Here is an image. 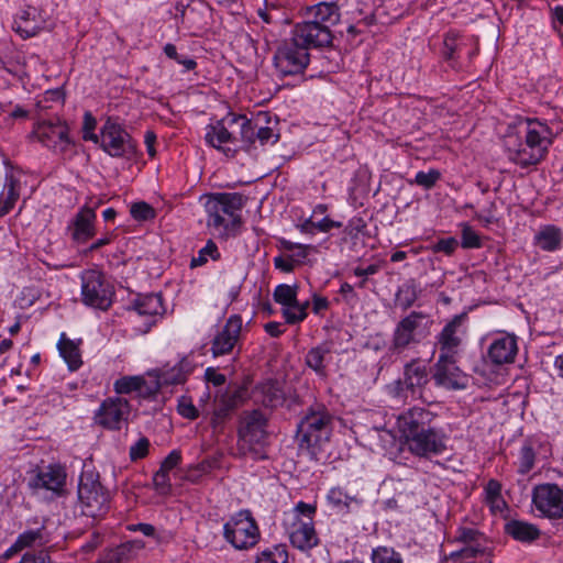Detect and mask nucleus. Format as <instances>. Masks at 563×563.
<instances>
[{"instance_id":"5","label":"nucleus","mask_w":563,"mask_h":563,"mask_svg":"<svg viewBox=\"0 0 563 563\" xmlns=\"http://www.w3.org/2000/svg\"><path fill=\"white\" fill-rule=\"evenodd\" d=\"M429 371L427 365L419 358H413L404 366L402 378L396 380L390 387V394L400 401L422 398L423 390L428 385Z\"/></svg>"},{"instance_id":"58","label":"nucleus","mask_w":563,"mask_h":563,"mask_svg":"<svg viewBox=\"0 0 563 563\" xmlns=\"http://www.w3.org/2000/svg\"><path fill=\"white\" fill-rule=\"evenodd\" d=\"M457 244L459 243L455 238L441 239L432 246V251L434 253L452 255L455 252Z\"/></svg>"},{"instance_id":"46","label":"nucleus","mask_w":563,"mask_h":563,"mask_svg":"<svg viewBox=\"0 0 563 563\" xmlns=\"http://www.w3.org/2000/svg\"><path fill=\"white\" fill-rule=\"evenodd\" d=\"M373 563H402V559L398 552L391 548L379 547L372 553Z\"/></svg>"},{"instance_id":"26","label":"nucleus","mask_w":563,"mask_h":563,"mask_svg":"<svg viewBox=\"0 0 563 563\" xmlns=\"http://www.w3.org/2000/svg\"><path fill=\"white\" fill-rule=\"evenodd\" d=\"M266 419L258 410L244 412L238 430L239 438L249 442H258L265 435Z\"/></svg>"},{"instance_id":"52","label":"nucleus","mask_w":563,"mask_h":563,"mask_svg":"<svg viewBox=\"0 0 563 563\" xmlns=\"http://www.w3.org/2000/svg\"><path fill=\"white\" fill-rule=\"evenodd\" d=\"M441 174L437 169H430L429 172H418L416 174L415 183L426 189L432 188L440 179Z\"/></svg>"},{"instance_id":"38","label":"nucleus","mask_w":563,"mask_h":563,"mask_svg":"<svg viewBox=\"0 0 563 563\" xmlns=\"http://www.w3.org/2000/svg\"><path fill=\"white\" fill-rule=\"evenodd\" d=\"M255 563H288L286 545L276 544L264 549L256 556Z\"/></svg>"},{"instance_id":"35","label":"nucleus","mask_w":563,"mask_h":563,"mask_svg":"<svg viewBox=\"0 0 563 563\" xmlns=\"http://www.w3.org/2000/svg\"><path fill=\"white\" fill-rule=\"evenodd\" d=\"M534 240L544 251L556 250L561 244V230L554 225H545L536 234Z\"/></svg>"},{"instance_id":"29","label":"nucleus","mask_w":563,"mask_h":563,"mask_svg":"<svg viewBox=\"0 0 563 563\" xmlns=\"http://www.w3.org/2000/svg\"><path fill=\"white\" fill-rule=\"evenodd\" d=\"M290 542L301 551H309L317 547L319 538L313 521L299 522L290 533Z\"/></svg>"},{"instance_id":"54","label":"nucleus","mask_w":563,"mask_h":563,"mask_svg":"<svg viewBox=\"0 0 563 563\" xmlns=\"http://www.w3.org/2000/svg\"><path fill=\"white\" fill-rule=\"evenodd\" d=\"M131 214L135 220L146 221L155 217V210L146 202H136L131 207Z\"/></svg>"},{"instance_id":"11","label":"nucleus","mask_w":563,"mask_h":563,"mask_svg":"<svg viewBox=\"0 0 563 563\" xmlns=\"http://www.w3.org/2000/svg\"><path fill=\"white\" fill-rule=\"evenodd\" d=\"M81 296L87 306L107 310L112 302V290L104 282L103 275L96 269H88L81 274Z\"/></svg>"},{"instance_id":"32","label":"nucleus","mask_w":563,"mask_h":563,"mask_svg":"<svg viewBox=\"0 0 563 563\" xmlns=\"http://www.w3.org/2000/svg\"><path fill=\"white\" fill-rule=\"evenodd\" d=\"M340 8L335 2H320L313 8V22L330 30L340 21Z\"/></svg>"},{"instance_id":"18","label":"nucleus","mask_w":563,"mask_h":563,"mask_svg":"<svg viewBox=\"0 0 563 563\" xmlns=\"http://www.w3.org/2000/svg\"><path fill=\"white\" fill-rule=\"evenodd\" d=\"M291 37L307 52L310 47H324L332 43V32L325 25H319L317 22L305 21L297 23L291 32Z\"/></svg>"},{"instance_id":"51","label":"nucleus","mask_w":563,"mask_h":563,"mask_svg":"<svg viewBox=\"0 0 563 563\" xmlns=\"http://www.w3.org/2000/svg\"><path fill=\"white\" fill-rule=\"evenodd\" d=\"M177 411L181 417L189 420H195L199 416V411L192 404V400L186 396H181L178 399Z\"/></svg>"},{"instance_id":"48","label":"nucleus","mask_w":563,"mask_h":563,"mask_svg":"<svg viewBox=\"0 0 563 563\" xmlns=\"http://www.w3.org/2000/svg\"><path fill=\"white\" fill-rule=\"evenodd\" d=\"M44 542L43 529L29 530L18 537L16 547L23 550L34 544H43Z\"/></svg>"},{"instance_id":"12","label":"nucleus","mask_w":563,"mask_h":563,"mask_svg":"<svg viewBox=\"0 0 563 563\" xmlns=\"http://www.w3.org/2000/svg\"><path fill=\"white\" fill-rule=\"evenodd\" d=\"M33 134L38 142L56 153H65L71 145L68 125L59 118L37 122Z\"/></svg>"},{"instance_id":"16","label":"nucleus","mask_w":563,"mask_h":563,"mask_svg":"<svg viewBox=\"0 0 563 563\" xmlns=\"http://www.w3.org/2000/svg\"><path fill=\"white\" fill-rule=\"evenodd\" d=\"M242 329V318L239 314L230 316L211 341L212 355L218 357L232 353L240 342Z\"/></svg>"},{"instance_id":"45","label":"nucleus","mask_w":563,"mask_h":563,"mask_svg":"<svg viewBox=\"0 0 563 563\" xmlns=\"http://www.w3.org/2000/svg\"><path fill=\"white\" fill-rule=\"evenodd\" d=\"M484 554V547L481 543L464 545L462 549L450 554L453 561L468 562Z\"/></svg>"},{"instance_id":"33","label":"nucleus","mask_w":563,"mask_h":563,"mask_svg":"<svg viewBox=\"0 0 563 563\" xmlns=\"http://www.w3.org/2000/svg\"><path fill=\"white\" fill-rule=\"evenodd\" d=\"M20 197V181L13 176L5 178L4 189L0 196V217L7 214Z\"/></svg>"},{"instance_id":"7","label":"nucleus","mask_w":563,"mask_h":563,"mask_svg":"<svg viewBox=\"0 0 563 563\" xmlns=\"http://www.w3.org/2000/svg\"><path fill=\"white\" fill-rule=\"evenodd\" d=\"M309 62V52L292 37L280 42L274 54V66L282 76L302 74Z\"/></svg>"},{"instance_id":"15","label":"nucleus","mask_w":563,"mask_h":563,"mask_svg":"<svg viewBox=\"0 0 563 563\" xmlns=\"http://www.w3.org/2000/svg\"><path fill=\"white\" fill-rule=\"evenodd\" d=\"M456 363V357L439 355L432 368V379L438 387L448 390H461L466 387L467 376Z\"/></svg>"},{"instance_id":"21","label":"nucleus","mask_w":563,"mask_h":563,"mask_svg":"<svg viewBox=\"0 0 563 563\" xmlns=\"http://www.w3.org/2000/svg\"><path fill=\"white\" fill-rule=\"evenodd\" d=\"M244 394V389L238 388L221 396L210 420L214 432L223 430L224 422L229 419L231 412L241 405Z\"/></svg>"},{"instance_id":"44","label":"nucleus","mask_w":563,"mask_h":563,"mask_svg":"<svg viewBox=\"0 0 563 563\" xmlns=\"http://www.w3.org/2000/svg\"><path fill=\"white\" fill-rule=\"evenodd\" d=\"M297 292H298V287L296 285L290 286V285L282 284L275 288L273 297H274V300L277 303L282 305L284 308L285 306H289V305L296 302Z\"/></svg>"},{"instance_id":"31","label":"nucleus","mask_w":563,"mask_h":563,"mask_svg":"<svg viewBox=\"0 0 563 563\" xmlns=\"http://www.w3.org/2000/svg\"><path fill=\"white\" fill-rule=\"evenodd\" d=\"M133 309L140 316H161L164 312L162 297L157 294L140 295L133 302Z\"/></svg>"},{"instance_id":"20","label":"nucleus","mask_w":563,"mask_h":563,"mask_svg":"<svg viewBox=\"0 0 563 563\" xmlns=\"http://www.w3.org/2000/svg\"><path fill=\"white\" fill-rule=\"evenodd\" d=\"M550 453L547 442L538 438H528L523 441L518 453V473L526 475L532 471L540 457L545 459Z\"/></svg>"},{"instance_id":"9","label":"nucleus","mask_w":563,"mask_h":563,"mask_svg":"<svg viewBox=\"0 0 563 563\" xmlns=\"http://www.w3.org/2000/svg\"><path fill=\"white\" fill-rule=\"evenodd\" d=\"M78 499L86 516L97 517L107 510L109 494L93 473L85 472L79 478Z\"/></svg>"},{"instance_id":"50","label":"nucleus","mask_w":563,"mask_h":563,"mask_svg":"<svg viewBox=\"0 0 563 563\" xmlns=\"http://www.w3.org/2000/svg\"><path fill=\"white\" fill-rule=\"evenodd\" d=\"M462 247L478 249L482 246L479 235L467 223H462Z\"/></svg>"},{"instance_id":"60","label":"nucleus","mask_w":563,"mask_h":563,"mask_svg":"<svg viewBox=\"0 0 563 563\" xmlns=\"http://www.w3.org/2000/svg\"><path fill=\"white\" fill-rule=\"evenodd\" d=\"M366 228L367 224L364 221V219L360 217H354L349 221L347 225L344 229V232L351 238H356L358 234L364 233Z\"/></svg>"},{"instance_id":"62","label":"nucleus","mask_w":563,"mask_h":563,"mask_svg":"<svg viewBox=\"0 0 563 563\" xmlns=\"http://www.w3.org/2000/svg\"><path fill=\"white\" fill-rule=\"evenodd\" d=\"M181 461L180 452L177 450L172 451L162 462L159 471L169 474Z\"/></svg>"},{"instance_id":"56","label":"nucleus","mask_w":563,"mask_h":563,"mask_svg":"<svg viewBox=\"0 0 563 563\" xmlns=\"http://www.w3.org/2000/svg\"><path fill=\"white\" fill-rule=\"evenodd\" d=\"M153 483L156 492L161 495H167L170 493L172 484L169 474L158 470L154 474Z\"/></svg>"},{"instance_id":"61","label":"nucleus","mask_w":563,"mask_h":563,"mask_svg":"<svg viewBox=\"0 0 563 563\" xmlns=\"http://www.w3.org/2000/svg\"><path fill=\"white\" fill-rule=\"evenodd\" d=\"M328 500L335 507L349 506L350 497L339 487L330 489Z\"/></svg>"},{"instance_id":"49","label":"nucleus","mask_w":563,"mask_h":563,"mask_svg":"<svg viewBox=\"0 0 563 563\" xmlns=\"http://www.w3.org/2000/svg\"><path fill=\"white\" fill-rule=\"evenodd\" d=\"M341 227H342L341 222L333 221L329 218H323L322 220H320L318 222H314L312 220L306 221L301 225V230L303 232H308V233H312L313 230H318L320 232H329L333 228H341Z\"/></svg>"},{"instance_id":"63","label":"nucleus","mask_w":563,"mask_h":563,"mask_svg":"<svg viewBox=\"0 0 563 563\" xmlns=\"http://www.w3.org/2000/svg\"><path fill=\"white\" fill-rule=\"evenodd\" d=\"M20 563H51V556L45 550H41L36 553L26 552Z\"/></svg>"},{"instance_id":"13","label":"nucleus","mask_w":563,"mask_h":563,"mask_svg":"<svg viewBox=\"0 0 563 563\" xmlns=\"http://www.w3.org/2000/svg\"><path fill=\"white\" fill-rule=\"evenodd\" d=\"M532 505L541 517L560 519L563 517V490L556 484H539L532 489Z\"/></svg>"},{"instance_id":"39","label":"nucleus","mask_w":563,"mask_h":563,"mask_svg":"<svg viewBox=\"0 0 563 563\" xmlns=\"http://www.w3.org/2000/svg\"><path fill=\"white\" fill-rule=\"evenodd\" d=\"M485 499L493 511H500L505 507V500L501 496V485L496 479L488 481L485 486Z\"/></svg>"},{"instance_id":"55","label":"nucleus","mask_w":563,"mask_h":563,"mask_svg":"<svg viewBox=\"0 0 563 563\" xmlns=\"http://www.w3.org/2000/svg\"><path fill=\"white\" fill-rule=\"evenodd\" d=\"M97 121L90 112H86L84 115L82 123V139L86 141H92L99 143V136L93 132L96 129Z\"/></svg>"},{"instance_id":"10","label":"nucleus","mask_w":563,"mask_h":563,"mask_svg":"<svg viewBox=\"0 0 563 563\" xmlns=\"http://www.w3.org/2000/svg\"><path fill=\"white\" fill-rule=\"evenodd\" d=\"M99 143L112 157H132L136 154V143L119 123L108 119L101 128Z\"/></svg>"},{"instance_id":"19","label":"nucleus","mask_w":563,"mask_h":563,"mask_svg":"<svg viewBox=\"0 0 563 563\" xmlns=\"http://www.w3.org/2000/svg\"><path fill=\"white\" fill-rule=\"evenodd\" d=\"M462 322L463 316H455L438 334L437 344L439 346V355L459 357L463 335L465 333L462 328Z\"/></svg>"},{"instance_id":"27","label":"nucleus","mask_w":563,"mask_h":563,"mask_svg":"<svg viewBox=\"0 0 563 563\" xmlns=\"http://www.w3.org/2000/svg\"><path fill=\"white\" fill-rule=\"evenodd\" d=\"M433 419L432 412L424 408L413 407L398 417V427L402 434L408 438L410 434L426 430Z\"/></svg>"},{"instance_id":"25","label":"nucleus","mask_w":563,"mask_h":563,"mask_svg":"<svg viewBox=\"0 0 563 563\" xmlns=\"http://www.w3.org/2000/svg\"><path fill=\"white\" fill-rule=\"evenodd\" d=\"M96 211L93 207L85 205L79 209L71 222V236L78 243H85L96 234Z\"/></svg>"},{"instance_id":"34","label":"nucleus","mask_w":563,"mask_h":563,"mask_svg":"<svg viewBox=\"0 0 563 563\" xmlns=\"http://www.w3.org/2000/svg\"><path fill=\"white\" fill-rule=\"evenodd\" d=\"M58 350L70 371H76L81 366V353L78 344L67 339L65 334H62L59 339Z\"/></svg>"},{"instance_id":"1","label":"nucleus","mask_w":563,"mask_h":563,"mask_svg":"<svg viewBox=\"0 0 563 563\" xmlns=\"http://www.w3.org/2000/svg\"><path fill=\"white\" fill-rule=\"evenodd\" d=\"M255 129L243 114L228 113L221 120L206 128L208 145L233 157L239 150L249 151L254 144Z\"/></svg>"},{"instance_id":"30","label":"nucleus","mask_w":563,"mask_h":563,"mask_svg":"<svg viewBox=\"0 0 563 563\" xmlns=\"http://www.w3.org/2000/svg\"><path fill=\"white\" fill-rule=\"evenodd\" d=\"M505 531L520 542H532L541 534L537 526L520 520H511L506 523Z\"/></svg>"},{"instance_id":"2","label":"nucleus","mask_w":563,"mask_h":563,"mask_svg":"<svg viewBox=\"0 0 563 563\" xmlns=\"http://www.w3.org/2000/svg\"><path fill=\"white\" fill-rule=\"evenodd\" d=\"M247 198L240 192H214L205 203L207 227L219 238L228 239L239 233L242 227L241 210Z\"/></svg>"},{"instance_id":"14","label":"nucleus","mask_w":563,"mask_h":563,"mask_svg":"<svg viewBox=\"0 0 563 563\" xmlns=\"http://www.w3.org/2000/svg\"><path fill=\"white\" fill-rule=\"evenodd\" d=\"M131 407L126 399L109 397L103 400L96 411L95 423L109 430H120L128 422Z\"/></svg>"},{"instance_id":"47","label":"nucleus","mask_w":563,"mask_h":563,"mask_svg":"<svg viewBox=\"0 0 563 563\" xmlns=\"http://www.w3.org/2000/svg\"><path fill=\"white\" fill-rule=\"evenodd\" d=\"M208 257H211L212 260H218L220 257L218 247L212 240H209L207 242L206 246L199 251L198 256L192 257V260L190 262V266L191 267L201 266L205 263H207Z\"/></svg>"},{"instance_id":"3","label":"nucleus","mask_w":563,"mask_h":563,"mask_svg":"<svg viewBox=\"0 0 563 563\" xmlns=\"http://www.w3.org/2000/svg\"><path fill=\"white\" fill-rule=\"evenodd\" d=\"M525 142L509 133L505 139L508 158L521 167L538 164L544 156L551 140L548 128L537 121H528L523 126Z\"/></svg>"},{"instance_id":"22","label":"nucleus","mask_w":563,"mask_h":563,"mask_svg":"<svg viewBox=\"0 0 563 563\" xmlns=\"http://www.w3.org/2000/svg\"><path fill=\"white\" fill-rule=\"evenodd\" d=\"M66 471L59 464H49L38 468L30 482L32 488H44L54 493H60L66 484Z\"/></svg>"},{"instance_id":"42","label":"nucleus","mask_w":563,"mask_h":563,"mask_svg":"<svg viewBox=\"0 0 563 563\" xmlns=\"http://www.w3.org/2000/svg\"><path fill=\"white\" fill-rule=\"evenodd\" d=\"M308 306L309 301L300 303L298 300L289 306H285L282 312L286 323L296 324L303 321L307 318Z\"/></svg>"},{"instance_id":"4","label":"nucleus","mask_w":563,"mask_h":563,"mask_svg":"<svg viewBox=\"0 0 563 563\" xmlns=\"http://www.w3.org/2000/svg\"><path fill=\"white\" fill-rule=\"evenodd\" d=\"M333 415L322 404L310 406L298 424L299 446L314 460H320L323 445L330 440Z\"/></svg>"},{"instance_id":"40","label":"nucleus","mask_w":563,"mask_h":563,"mask_svg":"<svg viewBox=\"0 0 563 563\" xmlns=\"http://www.w3.org/2000/svg\"><path fill=\"white\" fill-rule=\"evenodd\" d=\"M419 290L415 283L410 282L400 287L396 294V305L402 310L409 309L418 299Z\"/></svg>"},{"instance_id":"64","label":"nucleus","mask_w":563,"mask_h":563,"mask_svg":"<svg viewBox=\"0 0 563 563\" xmlns=\"http://www.w3.org/2000/svg\"><path fill=\"white\" fill-rule=\"evenodd\" d=\"M129 559L124 555V552L119 547L108 551L98 563H123Z\"/></svg>"},{"instance_id":"24","label":"nucleus","mask_w":563,"mask_h":563,"mask_svg":"<svg viewBox=\"0 0 563 563\" xmlns=\"http://www.w3.org/2000/svg\"><path fill=\"white\" fill-rule=\"evenodd\" d=\"M45 21L37 8L25 5L16 15L13 22V30L22 37L27 38L36 35L43 27Z\"/></svg>"},{"instance_id":"43","label":"nucleus","mask_w":563,"mask_h":563,"mask_svg":"<svg viewBox=\"0 0 563 563\" xmlns=\"http://www.w3.org/2000/svg\"><path fill=\"white\" fill-rule=\"evenodd\" d=\"M463 38L455 32H449L443 40L442 54L445 59L459 57L462 53Z\"/></svg>"},{"instance_id":"53","label":"nucleus","mask_w":563,"mask_h":563,"mask_svg":"<svg viewBox=\"0 0 563 563\" xmlns=\"http://www.w3.org/2000/svg\"><path fill=\"white\" fill-rule=\"evenodd\" d=\"M253 126L255 129L254 142L257 140L261 145H266L268 143L274 144L278 141L279 134L276 133L272 128H256L255 124H253Z\"/></svg>"},{"instance_id":"36","label":"nucleus","mask_w":563,"mask_h":563,"mask_svg":"<svg viewBox=\"0 0 563 563\" xmlns=\"http://www.w3.org/2000/svg\"><path fill=\"white\" fill-rule=\"evenodd\" d=\"M330 354V350L325 346H316L308 351L306 355V364L321 377L327 376L325 362Z\"/></svg>"},{"instance_id":"17","label":"nucleus","mask_w":563,"mask_h":563,"mask_svg":"<svg viewBox=\"0 0 563 563\" xmlns=\"http://www.w3.org/2000/svg\"><path fill=\"white\" fill-rule=\"evenodd\" d=\"M406 443L408 450L420 457L441 454L445 450L443 434L433 428L408 435Z\"/></svg>"},{"instance_id":"6","label":"nucleus","mask_w":563,"mask_h":563,"mask_svg":"<svg viewBox=\"0 0 563 563\" xmlns=\"http://www.w3.org/2000/svg\"><path fill=\"white\" fill-rule=\"evenodd\" d=\"M223 537L234 549L249 550L258 543L261 532L251 511L241 510L224 523Z\"/></svg>"},{"instance_id":"37","label":"nucleus","mask_w":563,"mask_h":563,"mask_svg":"<svg viewBox=\"0 0 563 563\" xmlns=\"http://www.w3.org/2000/svg\"><path fill=\"white\" fill-rule=\"evenodd\" d=\"M146 385L142 376H124L114 382V391L119 395H126L131 393L143 394V387Z\"/></svg>"},{"instance_id":"23","label":"nucleus","mask_w":563,"mask_h":563,"mask_svg":"<svg viewBox=\"0 0 563 563\" xmlns=\"http://www.w3.org/2000/svg\"><path fill=\"white\" fill-rule=\"evenodd\" d=\"M518 352L517 338L514 334H501L493 340L487 355L492 363L504 365L514 363Z\"/></svg>"},{"instance_id":"57","label":"nucleus","mask_w":563,"mask_h":563,"mask_svg":"<svg viewBox=\"0 0 563 563\" xmlns=\"http://www.w3.org/2000/svg\"><path fill=\"white\" fill-rule=\"evenodd\" d=\"M482 534L479 531L472 528H460L456 536V541L464 545L481 543Z\"/></svg>"},{"instance_id":"28","label":"nucleus","mask_w":563,"mask_h":563,"mask_svg":"<svg viewBox=\"0 0 563 563\" xmlns=\"http://www.w3.org/2000/svg\"><path fill=\"white\" fill-rule=\"evenodd\" d=\"M191 371L192 365L190 361L187 357H183L173 366L166 364L159 368L156 374V379L158 385L183 384Z\"/></svg>"},{"instance_id":"41","label":"nucleus","mask_w":563,"mask_h":563,"mask_svg":"<svg viewBox=\"0 0 563 563\" xmlns=\"http://www.w3.org/2000/svg\"><path fill=\"white\" fill-rule=\"evenodd\" d=\"M219 467L217 457H209L197 465L190 466L186 473V478L192 483H197L203 475L209 474L212 470Z\"/></svg>"},{"instance_id":"8","label":"nucleus","mask_w":563,"mask_h":563,"mask_svg":"<svg viewBox=\"0 0 563 563\" xmlns=\"http://www.w3.org/2000/svg\"><path fill=\"white\" fill-rule=\"evenodd\" d=\"M427 316L422 312L411 311L402 318L395 327L389 350L394 354L402 353L411 345L418 344L426 334L424 320Z\"/></svg>"},{"instance_id":"59","label":"nucleus","mask_w":563,"mask_h":563,"mask_svg":"<svg viewBox=\"0 0 563 563\" xmlns=\"http://www.w3.org/2000/svg\"><path fill=\"white\" fill-rule=\"evenodd\" d=\"M150 441L146 438H141L135 444L130 448V459L136 461L147 455Z\"/></svg>"}]
</instances>
